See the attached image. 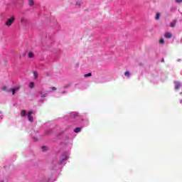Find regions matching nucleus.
I'll use <instances>...</instances> for the list:
<instances>
[{
    "mask_svg": "<svg viewBox=\"0 0 182 182\" xmlns=\"http://www.w3.org/2000/svg\"><path fill=\"white\" fill-rule=\"evenodd\" d=\"M14 22V17L11 16V18H8L7 21H6L5 26L10 27L11 26L13 25Z\"/></svg>",
    "mask_w": 182,
    "mask_h": 182,
    "instance_id": "f257e3e1",
    "label": "nucleus"
},
{
    "mask_svg": "<svg viewBox=\"0 0 182 182\" xmlns=\"http://www.w3.org/2000/svg\"><path fill=\"white\" fill-rule=\"evenodd\" d=\"M33 114L32 112H29L28 114H27V117L28 118V121L30 122H33V117L31 116V114Z\"/></svg>",
    "mask_w": 182,
    "mask_h": 182,
    "instance_id": "f03ea898",
    "label": "nucleus"
},
{
    "mask_svg": "<svg viewBox=\"0 0 182 182\" xmlns=\"http://www.w3.org/2000/svg\"><path fill=\"white\" fill-rule=\"evenodd\" d=\"M164 37L166 38L169 39V38H172V33H170V32H166L165 34H164Z\"/></svg>",
    "mask_w": 182,
    "mask_h": 182,
    "instance_id": "7ed1b4c3",
    "label": "nucleus"
},
{
    "mask_svg": "<svg viewBox=\"0 0 182 182\" xmlns=\"http://www.w3.org/2000/svg\"><path fill=\"white\" fill-rule=\"evenodd\" d=\"M176 22H178V21L176 20H173V21H171V23H170L171 28L175 27L176 25Z\"/></svg>",
    "mask_w": 182,
    "mask_h": 182,
    "instance_id": "20e7f679",
    "label": "nucleus"
},
{
    "mask_svg": "<svg viewBox=\"0 0 182 182\" xmlns=\"http://www.w3.org/2000/svg\"><path fill=\"white\" fill-rule=\"evenodd\" d=\"M81 130H82V128L77 127V128H75V129H74V132L79 133L81 132Z\"/></svg>",
    "mask_w": 182,
    "mask_h": 182,
    "instance_id": "39448f33",
    "label": "nucleus"
},
{
    "mask_svg": "<svg viewBox=\"0 0 182 182\" xmlns=\"http://www.w3.org/2000/svg\"><path fill=\"white\" fill-rule=\"evenodd\" d=\"M28 87L30 89H33V87H34V82H30L29 85H28Z\"/></svg>",
    "mask_w": 182,
    "mask_h": 182,
    "instance_id": "423d86ee",
    "label": "nucleus"
},
{
    "mask_svg": "<svg viewBox=\"0 0 182 182\" xmlns=\"http://www.w3.org/2000/svg\"><path fill=\"white\" fill-rule=\"evenodd\" d=\"M160 18H161V14L160 13H156L155 19L156 20H159Z\"/></svg>",
    "mask_w": 182,
    "mask_h": 182,
    "instance_id": "0eeeda50",
    "label": "nucleus"
},
{
    "mask_svg": "<svg viewBox=\"0 0 182 182\" xmlns=\"http://www.w3.org/2000/svg\"><path fill=\"white\" fill-rule=\"evenodd\" d=\"M26 114V110L21 111V117H25Z\"/></svg>",
    "mask_w": 182,
    "mask_h": 182,
    "instance_id": "6e6552de",
    "label": "nucleus"
},
{
    "mask_svg": "<svg viewBox=\"0 0 182 182\" xmlns=\"http://www.w3.org/2000/svg\"><path fill=\"white\" fill-rule=\"evenodd\" d=\"M28 4L30 6H32L34 5V1L33 0H28Z\"/></svg>",
    "mask_w": 182,
    "mask_h": 182,
    "instance_id": "1a4fd4ad",
    "label": "nucleus"
},
{
    "mask_svg": "<svg viewBox=\"0 0 182 182\" xmlns=\"http://www.w3.org/2000/svg\"><path fill=\"white\" fill-rule=\"evenodd\" d=\"M34 54L32 52L28 53V58H33Z\"/></svg>",
    "mask_w": 182,
    "mask_h": 182,
    "instance_id": "9d476101",
    "label": "nucleus"
},
{
    "mask_svg": "<svg viewBox=\"0 0 182 182\" xmlns=\"http://www.w3.org/2000/svg\"><path fill=\"white\" fill-rule=\"evenodd\" d=\"M181 87V85H180V83L178 82L176 83V90H179Z\"/></svg>",
    "mask_w": 182,
    "mask_h": 182,
    "instance_id": "9b49d317",
    "label": "nucleus"
},
{
    "mask_svg": "<svg viewBox=\"0 0 182 182\" xmlns=\"http://www.w3.org/2000/svg\"><path fill=\"white\" fill-rule=\"evenodd\" d=\"M90 76H92V74H91V73H87V74H85V75H84V77H85V78L89 77H90Z\"/></svg>",
    "mask_w": 182,
    "mask_h": 182,
    "instance_id": "f8f14e48",
    "label": "nucleus"
},
{
    "mask_svg": "<svg viewBox=\"0 0 182 182\" xmlns=\"http://www.w3.org/2000/svg\"><path fill=\"white\" fill-rule=\"evenodd\" d=\"M41 149H43V151H46L48 150V146H43L41 147Z\"/></svg>",
    "mask_w": 182,
    "mask_h": 182,
    "instance_id": "ddd939ff",
    "label": "nucleus"
},
{
    "mask_svg": "<svg viewBox=\"0 0 182 182\" xmlns=\"http://www.w3.org/2000/svg\"><path fill=\"white\" fill-rule=\"evenodd\" d=\"M33 75H34L35 80H36L38 78V73L34 72V73H33Z\"/></svg>",
    "mask_w": 182,
    "mask_h": 182,
    "instance_id": "4468645a",
    "label": "nucleus"
},
{
    "mask_svg": "<svg viewBox=\"0 0 182 182\" xmlns=\"http://www.w3.org/2000/svg\"><path fill=\"white\" fill-rule=\"evenodd\" d=\"M164 38H161V40H159V44H164Z\"/></svg>",
    "mask_w": 182,
    "mask_h": 182,
    "instance_id": "2eb2a0df",
    "label": "nucleus"
},
{
    "mask_svg": "<svg viewBox=\"0 0 182 182\" xmlns=\"http://www.w3.org/2000/svg\"><path fill=\"white\" fill-rule=\"evenodd\" d=\"M124 75H125V76H127L129 77L130 74H129V71H127Z\"/></svg>",
    "mask_w": 182,
    "mask_h": 182,
    "instance_id": "dca6fc26",
    "label": "nucleus"
},
{
    "mask_svg": "<svg viewBox=\"0 0 182 182\" xmlns=\"http://www.w3.org/2000/svg\"><path fill=\"white\" fill-rule=\"evenodd\" d=\"M11 92H12V95H14L16 94V89H12Z\"/></svg>",
    "mask_w": 182,
    "mask_h": 182,
    "instance_id": "f3484780",
    "label": "nucleus"
},
{
    "mask_svg": "<svg viewBox=\"0 0 182 182\" xmlns=\"http://www.w3.org/2000/svg\"><path fill=\"white\" fill-rule=\"evenodd\" d=\"M176 2L177 4H180V3H182V0H176Z\"/></svg>",
    "mask_w": 182,
    "mask_h": 182,
    "instance_id": "a211bd4d",
    "label": "nucleus"
},
{
    "mask_svg": "<svg viewBox=\"0 0 182 182\" xmlns=\"http://www.w3.org/2000/svg\"><path fill=\"white\" fill-rule=\"evenodd\" d=\"M46 97V94L41 95V97H42V98H45Z\"/></svg>",
    "mask_w": 182,
    "mask_h": 182,
    "instance_id": "6ab92c4d",
    "label": "nucleus"
},
{
    "mask_svg": "<svg viewBox=\"0 0 182 182\" xmlns=\"http://www.w3.org/2000/svg\"><path fill=\"white\" fill-rule=\"evenodd\" d=\"M52 90H57V88H55V87H52Z\"/></svg>",
    "mask_w": 182,
    "mask_h": 182,
    "instance_id": "aec40b11",
    "label": "nucleus"
},
{
    "mask_svg": "<svg viewBox=\"0 0 182 182\" xmlns=\"http://www.w3.org/2000/svg\"><path fill=\"white\" fill-rule=\"evenodd\" d=\"M76 6H80V4L77 3V4H76Z\"/></svg>",
    "mask_w": 182,
    "mask_h": 182,
    "instance_id": "412c9836",
    "label": "nucleus"
},
{
    "mask_svg": "<svg viewBox=\"0 0 182 182\" xmlns=\"http://www.w3.org/2000/svg\"><path fill=\"white\" fill-rule=\"evenodd\" d=\"M161 63H164V58L161 59Z\"/></svg>",
    "mask_w": 182,
    "mask_h": 182,
    "instance_id": "4be33fe9",
    "label": "nucleus"
},
{
    "mask_svg": "<svg viewBox=\"0 0 182 182\" xmlns=\"http://www.w3.org/2000/svg\"><path fill=\"white\" fill-rule=\"evenodd\" d=\"M6 90V87H3V90Z\"/></svg>",
    "mask_w": 182,
    "mask_h": 182,
    "instance_id": "5701e85b",
    "label": "nucleus"
},
{
    "mask_svg": "<svg viewBox=\"0 0 182 182\" xmlns=\"http://www.w3.org/2000/svg\"><path fill=\"white\" fill-rule=\"evenodd\" d=\"M21 22H24V19H22V20L21 21Z\"/></svg>",
    "mask_w": 182,
    "mask_h": 182,
    "instance_id": "b1692460",
    "label": "nucleus"
},
{
    "mask_svg": "<svg viewBox=\"0 0 182 182\" xmlns=\"http://www.w3.org/2000/svg\"><path fill=\"white\" fill-rule=\"evenodd\" d=\"M180 103H182V100H181Z\"/></svg>",
    "mask_w": 182,
    "mask_h": 182,
    "instance_id": "393cba45",
    "label": "nucleus"
},
{
    "mask_svg": "<svg viewBox=\"0 0 182 182\" xmlns=\"http://www.w3.org/2000/svg\"><path fill=\"white\" fill-rule=\"evenodd\" d=\"M181 42H182V39L181 40Z\"/></svg>",
    "mask_w": 182,
    "mask_h": 182,
    "instance_id": "a878e982",
    "label": "nucleus"
}]
</instances>
